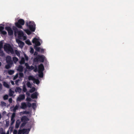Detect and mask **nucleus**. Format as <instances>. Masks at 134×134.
Returning a JSON list of instances; mask_svg holds the SVG:
<instances>
[{
	"instance_id": "f257e3e1",
	"label": "nucleus",
	"mask_w": 134,
	"mask_h": 134,
	"mask_svg": "<svg viewBox=\"0 0 134 134\" xmlns=\"http://www.w3.org/2000/svg\"><path fill=\"white\" fill-rule=\"evenodd\" d=\"M26 26L29 28L31 32H34L35 30V25L34 22H31L30 21L29 23L26 22Z\"/></svg>"
},
{
	"instance_id": "f03ea898",
	"label": "nucleus",
	"mask_w": 134,
	"mask_h": 134,
	"mask_svg": "<svg viewBox=\"0 0 134 134\" xmlns=\"http://www.w3.org/2000/svg\"><path fill=\"white\" fill-rule=\"evenodd\" d=\"M4 49L7 52H10L12 54L14 53L13 49L9 44H5L4 46Z\"/></svg>"
},
{
	"instance_id": "7ed1b4c3",
	"label": "nucleus",
	"mask_w": 134,
	"mask_h": 134,
	"mask_svg": "<svg viewBox=\"0 0 134 134\" xmlns=\"http://www.w3.org/2000/svg\"><path fill=\"white\" fill-rule=\"evenodd\" d=\"M45 58V56L43 55H38L37 57L34 59V61L35 62L39 61L43 63L44 61Z\"/></svg>"
},
{
	"instance_id": "20e7f679",
	"label": "nucleus",
	"mask_w": 134,
	"mask_h": 134,
	"mask_svg": "<svg viewBox=\"0 0 134 134\" xmlns=\"http://www.w3.org/2000/svg\"><path fill=\"white\" fill-rule=\"evenodd\" d=\"M25 23L24 20L22 19H20L18 20L17 22L15 23V25L18 28L22 29V26Z\"/></svg>"
},
{
	"instance_id": "39448f33",
	"label": "nucleus",
	"mask_w": 134,
	"mask_h": 134,
	"mask_svg": "<svg viewBox=\"0 0 134 134\" xmlns=\"http://www.w3.org/2000/svg\"><path fill=\"white\" fill-rule=\"evenodd\" d=\"M14 35H15L16 33H18V37H22L24 35V33L22 31H19L18 29L15 28L14 29Z\"/></svg>"
},
{
	"instance_id": "423d86ee",
	"label": "nucleus",
	"mask_w": 134,
	"mask_h": 134,
	"mask_svg": "<svg viewBox=\"0 0 134 134\" xmlns=\"http://www.w3.org/2000/svg\"><path fill=\"white\" fill-rule=\"evenodd\" d=\"M5 29L7 31L9 36H11L13 35V31L10 27L8 26H6L5 27Z\"/></svg>"
},
{
	"instance_id": "0eeeda50",
	"label": "nucleus",
	"mask_w": 134,
	"mask_h": 134,
	"mask_svg": "<svg viewBox=\"0 0 134 134\" xmlns=\"http://www.w3.org/2000/svg\"><path fill=\"white\" fill-rule=\"evenodd\" d=\"M32 42L33 43L35 44V46H39L41 45L40 42L38 41L37 38H34L33 39Z\"/></svg>"
},
{
	"instance_id": "6e6552de",
	"label": "nucleus",
	"mask_w": 134,
	"mask_h": 134,
	"mask_svg": "<svg viewBox=\"0 0 134 134\" xmlns=\"http://www.w3.org/2000/svg\"><path fill=\"white\" fill-rule=\"evenodd\" d=\"M25 98V96L24 94L20 95L17 98L16 100L17 101L20 102L21 100H24Z\"/></svg>"
},
{
	"instance_id": "1a4fd4ad",
	"label": "nucleus",
	"mask_w": 134,
	"mask_h": 134,
	"mask_svg": "<svg viewBox=\"0 0 134 134\" xmlns=\"http://www.w3.org/2000/svg\"><path fill=\"white\" fill-rule=\"evenodd\" d=\"M6 61L7 64H12L13 62L11 60V58L10 56H8L6 58Z\"/></svg>"
},
{
	"instance_id": "9d476101",
	"label": "nucleus",
	"mask_w": 134,
	"mask_h": 134,
	"mask_svg": "<svg viewBox=\"0 0 134 134\" xmlns=\"http://www.w3.org/2000/svg\"><path fill=\"white\" fill-rule=\"evenodd\" d=\"M44 69V67L42 64H41L38 65V71L43 72Z\"/></svg>"
},
{
	"instance_id": "9b49d317",
	"label": "nucleus",
	"mask_w": 134,
	"mask_h": 134,
	"mask_svg": "<svg viewBox=\"0 0 134 134\" xmlns=\"http://www.w3.org/2000/svg\"><path fill=\"white\" fill-rule=\"evenodd\" d=\"M2 47V44L0 43V56L1 57H4L5 55V54L4 53L3 51L1 50V48Z\"/></svg>"
},
{
	"instance_id": "f8f14e48",
	"label": "nucleus",
	"mask_w": 134,
	"mask_h": 134,
	"mask_svg": "<svg viewBox=\"0 0 134 134\" xmlns=\"http://www.w3.org/2000/svg\"><path fill=\"white\" fill-rule=\"evenodd\" d=\"M21 120L22 122H26V121H29V119L26 116H24L22 117L21 118Z\"/></svg>"
},
{
	"instance_id": "ddd939ff",
	"label": "nucleus",
	"mask_w": 134,
	"mask_h": 134,
	"mask_svg": "<svg viewBox=\"0 0 134 134\" xmlns=\"http://www.w3.org/2000/svg\"><path fill=\"white\" fill-rule=\"evenodd\" d=\"M38 94L36 92L32 93L31 96V97L32 99L36 98L37 97Z\"/></svg>"
},
{
	"instance_id": "4468645a",
	"label": "nucleus",
	"mask_w": 134,
	"mask_h": 134,
	"mask_svg": "<svg viewBox=\"0 0 134 134\" xmlns=\"http://www.w3.org/2000/svg\"><path fill=\"white\" fill-rule=\"evenodd\" d=\"M27 107V104L25 102H22L21 103V108L22 109H25Z\"/></svg>"
},
{
	"instance_id": "2eb2a0df",
	"label": "nucleus",
	"mask_w": 134,
	"mask_h": 134,
	"mask_svg": "<svg viewBox=\"0 0 134 134\" xmlns=\"http://www.w3.org/2000/svg\"><path fill=\"white\" fill-rule=\"evenodd\" d=\"M27 130V129H23L22 130H18V134H21L22 133H24L26 132V131Z\"/></svg>"
},
{
	"instance_id": "dca6fc26",
	"label": "nucleus",
	"mask_w": 134,
	"mask_h": 134,
	"mask_svg": "<svg viewBox=\"0 0 134 134\" xmlns=\"http://www.w3.org/2000/svg\"><path fill=\"white\" fill-rule=\"evenodd\" d=\"M18 43L20 47H22L24 45V43L20 40H19Z\"/></svg>"
},
{
	"instance_id": "f3484780",
	"label": "nucleus",
	"mask_w": 134,
	"mask_h": 134,
	"mask_svg": "<svg viewBox=\"0 0 134 134\" xmlns=\"http://www.w3.org/2000/svg\"><path fill=\"white\" fill-rule=\"evenodd\" d=\"M23 67L21 65H19L17 69V70L19 72H22L23 71Z\"/></svg>"
},
{
	"instance_id": "a211bd4d",
	"label": "nucleus",
	"mask_w": 134,
	"mask_h": 134,
	"mask_svg": "<svg viewBox=\"0 0 134 134\" xmlns=\"http://www.w3.org/2000/svg\"><path fill=\"white\" fill-rule=\"evenodd\" d=\"M3 85L5 87L7 88H9V85L6 82L4 81L3 82Z\"/></svg>"
},
{
	"instance_id": "6ab92c4d",
	"label": "nucleus",
	"mask_w": 134,
	"mask_h": 134,
	"mask_svg": "<svg viewBox=\"0 0 134 134\" xmlns=\"http://www.w3.org/2000/svg\"><path fill=\"white\" fill-rule=\"evenodd\" d=\"M21 89L19 87H16L15 89V91L16 92H18L19 93L21 92Z\"/></svg>"
},
{
	"instance_id": "aec40b11",
	"label": "nucleus",
	"mask_w": 134,
	"mask_h": 134,
	"mask_svg": "<svg viewBox=\"0 0 134 134\" xmlns=\"http://www.w3.org/2000/svg\"><path fill=\"white\" fill-rule=\"evenodd\" d=\"M25 63V60L24 58H22L20 62V64L22 65L24 64Z\"/></svg>"
},
{
	"instance_id": "412c9836",
	"label": "nucleus",
	"mask_w": 134,
	"mask_h": 134,
	"mask_svg": "<svg viewBox=\"0 0 134 134\" xmlns=\"http://www.w3.org/2000/svg\"><path fill=\"white\" fill-rule=\"evenodd\" d=\"M39 73L38 76L40 78H42L43 77V72L38 71Z\"/></svg>"
},
{
	"instance_id": "4be33fe9",
	"label": "nucleus",
	"mask_w": 134,
	"mask_h": 134,
	"mask_svg": "<svg viewBox=\"0 0 134 134\" xmlns=\"http://www.w3.org/2000/svg\"><path fill=\"white\" fill-rule=\"evenodd\" d=\"M26 33L28 35H30L31 34V31L28 29H26L25 30Z\"/></svg>"
},
{
	"instance_id": "5701e85b",
	"label": "nucleus",
	"mask_w": 134,
	"mask_h": 134,
	"mask_svg": "<svg viewBox=\"0 0 134 134\" xmlns=\"http://www.w3.org/2000/svg\"><path fill=\"white\" fill-rule=\"evenodd\" d=\"M34 48L35 49L36 51L37 52H40V50L41 49V48L39 47H37L36 46H34Z\"/></svg>"
},
{
	"instance_id": "b1692460",
	"label": "nucleus",
	"mask_w": 134,
	"mask_h": 134,
	"mask_svg": "<svg viewBox=\"0 0 134 134\" xmlns=\"http://www.w3.org/2000/svg\"><path fill=\"white\" fill-rule=\"evenodd\" d=\"M14 71L12 70H9L8 71V74L10 75H12L14 73Z\"/></svg>"
},
{
	"instance_id": "393cba45",
	"label": "nucleus",
	"mask_w": 134,
	"mask_h": 134,
	"mask_svg": "<svg viewBox=\"0 0 134 134\" xmlns=\"http://www.w3.org/2000/svg\"><path fill=\"white\" fill-rule=\"evenodd\" d=\"M12 64H8L7 65H5V68L6 69H8L10 68L11 65Z\"/></svg>"
},
{
	"instance_id": "a878e982",
	"label": "nucleus",
	"mask_w": 134,
	"mask_h": 134,
	"mask_svg": "<svg viewBox=\"0 0 134 134\" xmlns=\"http://www.w3.org/2000/svg\"><path fill=\"white\" fill-rule=\"evenodd\" d=\"M13 59L14 63H16L18 60V59L15 57H14Z\"/></svg>"
},
{
	"instance_id": "bb28decb",
	"label": "nucleus",
	"mask_w": 134,
	"mask_h": 134,
	"mask_svg": "<svg viewBox=\"0 0 134 134\" xmlns=\"http://www.w3.org/2000/svg\"><path fill=\"white\" fill-rule=\"evenodd\" d=\"M34 83H35L37 84H38L40 83L39 80L38 79H34Z\"/></svg>"
},
{
	"instance_id": "cd10ccee",
	"label": "nucleus",
	"mask_w": 134,
	"mask_h": 134,
	"mask_svg": "<svg viewBox=\"0 0 134 134\" xmlns=\"http://www.w3.org/2000/svg\"><path fill=\"white\" fill-rule=\"evenodd\" d=\"M28 79L29 80H34L35 79V78L33 76H30L28 77Z\"/></svg>"
},
{
	"instance_id": "c85d7f7f",
	"label": "nucleus",
	"mask_w": 134,
	"mask_h": 134,
	"mask_svg": "<svg viewBox=\"0 0 134 134\" xmlns=\"http://www.w3.org/2000/svg\"><path fill=\"white\" fill-rule=\"evenodd\" d=\"M4 29V25L2 24L0 25V32L3 30Z\"/></svg>"
},
{
	"instance_id": "c756f323",
	"label": "nucleus",
	"mask_w": 134,
	"mask_h": 134,
	"mask_svg": "<svg viewBox=\"0 0 134 134\" xmlns=\"http://www.w3.org/2000/svg\"><path fill=\"white\" fill-rule=\"evenodd\" d=\"M28 87L31 88V85L29 82H28L26 83Z\"/></svg>"
},
{
	"instance_id": "7c9ffc66",
	"label": "nucleus",
	"mask_w": 134,
	"mask_h": 134,
	"mask_svg": "<svg viewBox=\"0 0 134 134\" xmlns=\"http://www.w3.org/2000/svg\"><path fill=\"white\" fill-rule=\"evenodd\" d=\"M8 96L7 94L4 95L3 97V98L4 100H6L8 99Z\"/></svg>"
},
{
	"instance_id": "2f4dec72",
	"label": "nucleus",
	"mask_w": 134,
	"mask_h": 134,
	"mask_svg": "<svg viewBox=\"0 0 134 134\" xmlns=\"http://www.w3.org/2000/svg\"><path fill=\"white\" fill-rule=\"evenodd\" d=\"M15 52L16 54L18 57L20 56V54L19 52L17 50H15Z\"/></svg>"
},
{
	"instance_id": "473e14b6",
	"label": "nucleus",
	"mask_w": 134,
	"mask_h": 134,
	"mask_svg": "<svg viewBox=\"0 0 134 134\" xmlns=\"http://www.w3.org/2000/svg\"><path fill=\"white\" fill-rule=\"evenodd\" d=\"M35 90V87H34L32 88L29 91L30 93H32L34 92Z\"/></svg>"
},
{
	"instance_id": "72a5a7b5",
	"label": "nucleus",
	"mask_w": 134,
	"mask_h": 134,
	"mask_svg": "<svg viewBox=\"0 0 134 134\" xmlns=\"http://www.w3.org/2000/svg\"><path fill=\"white\" fill-rule=\"evenodd\" d=\"M26 122H23V123L20 125V128H21L23 127L26 124Z\"/></svg>"
},
{
	"instance_id": "f704fd0d",
	"label": "nucleus",
	"mask_w": 134,
	"mask_h": 134,
	"mask_svg": "<svg viewBox=\"0 0 134 134\" xmlns=\"http://www.w3.org/2000/svg\"><path fill=\"white\" fill-rule=\"evenodd\" d=\"M11 125H12L14 123L15 121V120L14 119V118H11Z\"/></svg>"
},
{
	"instance_id": "c9c22d12",
	"label": "nucleus",
	"mask_w": 134,
	"mask_h": 134,
	"mask_svg": "<svg viewBox=\"0 0 134 134\" xmlns=\"http://www.w3.org/2000/svg\"><path fill=\"white\" fill-rule=\"evenodd\" d=\"M1 105L2 106H5L6 103L2 101L1 102Z\"/></svg>"
},
{
	"instance_id": "e433bc0d",
	"label": "nucleus",
	"mask_w": 134,
	"mask_h": 134,
	"mask_svg": "<svg viewBox=\"0 0 134 134\" xmlns=\"http://www.w3.org/2000/svg\"><path fill=\"white\" fill-rule=\"evenodd\" d=\"M25 65L26 66V68L27 69H29L30 66L29 65V64L27 63H25Z\"/></svg>"
},
{
	"instance_id": "4c0bfd02",
	"label": "nucleus",
	"mask_w": 134,
	"mask_h": 134,
	"mask_svg": "<svg viewBox=\"0 0 134 134\" xmlns=\"http://www.w3.org/2000/svg\"><path fill=\"white\" fill-rule=\"evenodd\" d=\"M1 32V34L3 35H6L7 34V32L5 31L2 30Z\"/></svg>"
},
{
	"instance_id": "58836bf2",
	"label": "nucleus",
	"mask_w": 134,
	"mask_h": 134,
	"mask_svg": "<svg viewBox=\"0 0 134 134\" xmlns=\"http://www.w3.org/2000/svg\"><path fill=\"white\" fill-rule=\"evenodd\" d=\"M19 108L18 106L16 105L15 106L13 109V110L14 111H15L16 110L18 109Z\"/></svg>"
},
{
	"instance_id": "ea45409f",
	"label": "nucleus",
	"mask_w": 134,
	"mask_h": 134,
	"mask_svg": "<svg viewBox=\"0 0 134 134\" xmlns=\"http://www.w3.org/2000/svg\"><path fill=\"white\" fill-rule=\"evenodd\" d=\"M14 92L13 91L11 90L9 92V94L10 96H12L13 95V93H14Z\"/></svg>"
},
{
	"instance_id": "a19ab883",
	"label": "nucleus",
	"mask_w": 134,
	"mask_h": 134,
	"mask_svg": "<svg viewBox=\"0 0 134 134\" xmlns=\"http://www.w3.org/2000/svg\"><path fill=\"white\" fill-rule=\"evenodd\" d=\"M26 43L29 45H31V43L29 40H27L26 41Z\"/></svg>"
},
{
	"instance_id": "79ce46f5",
	"label": "nucleus",
	"mask_w": 134,
	"mask_h": 134,
	"mask_svg": "<svg viewBox=\"0 0 134 134\" xmlns=\"http://www.w3.org/2000/svg\"><path fill=\"white\" fill-rule=\"evenodd\" d=\"M31 104L29 102H28L27 104V107H31Z\"/></svg>"
},
{
	"instance_id": "37998d69",
	"label": "nucleus",
	"mask_w": 134,
	"mask_h": 134,
	"mask_svg": "<svg viewBox=\"0 0 134 134\" xmlns=\"http://www.w3.org/2000/svg\"><path fill=\"white\" fill-rule=\"evenodd\" d=\"M30 52V53L32 54H33L34 53V50L33 48L31 47V48Z\"/></svg>"
},
{
	"instance_id": "c03bdc74",
	"label": "nucleus",
	"mask_w": 134,
	"mask_h": 134,
	"mask_svg": "<svg viewBox=\"0 0 134 134\" xmlns=\"http://www.w3.org/2000/svg\"><path fill=\"white\" fill-rule=\"evenodd\" d=\"M19 75L20 77H23L24 76L23 73L22 72H20L19 73Z\"/></svg>"
},
{
	"instance_id": "a18cd8bd",
	"label": "nucleus",
	"mask_w": 134,
	"mask_h": 134,
	"mask_svg": "<svg viewBox=\"0 0 134 134\" xmlns=\"http://www.w3.org/2000/svg\"><path fill=\"white\" fill-rule=\"evenodd\" d=\"M23 90L24 92H26L27 91V90L25 86L23 87Z\"/></svg>"
},
{
	"instance_id": "49530a36",
	"label": "nucleus",
	"mask_w": 134,
	"mask_h": 134,
	"mask_svg": "<svg viewBox=\"0 0 134 134\" xmlns=\"http://www.w3.org/2000/svg\"><path fill=\"white\" fill-rule=\"evenodd\" d=\"M26 100L27 101L30 102L31 100V99L30 97H27L26 99Z\"/></svg>"
},
{
	"instance_id": "de8ad7c7",
	"label": "nucleus",
	"mask_w": 134,
	"mask_h": 134,
	"mask_svg": "<svg viewBox=\"0 0 134 134\" xmlns=\"http://www.w3.org/2000/svg\"><path fill=\"white\" fill-rule=\"evenodd\" d=\"M19 124L16 122L15 125V127L16 128H18L19 127Z\"/></svg>"
},
{
	"instance_id": "09e8293b",
	"label": "nucleus",
	"mask_w": 134,
	"mask_h": 134,
	"mask_svg": "<svg viewBox=\"0 0 134 134\" xmlns=\"http://www.w3.org/2000/svg\"><path fill=\"white\" fill-rule=\"evenodd\" d=\"M34 68H35L33 66H30V67L29 68V70H32L34 69Z\"/></svg>"
},
{
	"instance_id": "8fccbe9b",
	"label": "nucleus",
	"mask_w": 134,
	"mask_h": 134,
	"mask_svg": "<svg viewBox=\"0 0 134 134\" xmlns=\"http://www.w3.org/2000/svg\"><path fill=\"white\" fill-rule=\"evenodd\" d=\"M8 100L10 103H12V98H9Z\"/></svg>"
},
{
	"instance_id": "3c124183",
	"label": "nucleus",
	"mask_w": 134,
	"mask_h": 134,
	"mask_svg": "<svg viewBox=\"0 0 134 134\" xmlns=\"http://www.w3.org/2000/svg\"><path fill=\"white\" fill-rule=\"evenodd\" d=\"M34 71L35 72H36L38 71V70L37 69V67L36 66H35V68L34 69Z\"/></svg>"
},
{
	"instance_id": "603ef678",
	"label": "nucleus",
	"mask_w": 134,
	"mask_h": 134,
	"mask_svg": "<svg viewBox=\"0 0 134 134\" xmlns=\"http://www.w3.org/2000/svg\"><path fill=\"white\" fill-rule=\"evenodd\" d=\"M15 116V113H13L12 115L11 118H14Z\"/></svg>"
},
{
	"instance_id": "864d4df0",
	"label": "nucleus",
	"mask_w": 134,
	"mask_h": 134,
	"mask_svg": "<svg viewBox=\"0 0 134 134\" xmlns=\"http://www.w3.org/2000/svg\"><path fill=\"white\" fill-rule=\"evenodd\" d=\"M34 106H36V104L35 103H32V107L34 108Z\"/></svg>"
},
{
	"instance_id": "5fc2aeb1",
	"label": "nucleus",
	"mask_w": 134,
	"mask_h": 134,
	"mask_svg": "<svg viewBox=\"0 0 134 134\" xmlns=\"http://www.w3.org/2000/svg\"><path fill=\"white\" fill-rule=\"evenodd\" d=\"M17 131L16 130H14L13 131V134H17Z\"/></svg>"
},
{
	"instance_id": "6e6d98bb",
	"label": "nucleus",
	"mask_w": 134,
	"mask_h": 134,
	"mask_svg": "<svg viewBox=\"0 0 134 134\" xmlns=\"http://www.w3.org/2000/svg\"><path fill=\"white\" fill-rule=\"evenodd\" d=\"M29 112L28 111H25L24 112V113L25 114H29Z\"/></svg>"
},
{
	"instance_id": "4d7b16f0",
	"label": "nucleus",
	"mask_w": 134,
	"mask_h": 134,
	"mask_svg": "<svg viewBox=\"0 0 134 134\" xmlns=\"http://www.w3.org/2000/svg\"><path fill=\"white\" fill-rule=\"evenodd\" d=\"M18 77V74H17L14 77V79H16Z\"/></svg>"
},
{
	"instance_id": "13d9d810",
	"label": "nucleus",
	"mask_w": 134,
	"mask_h": 134,
	"mask_svg": "<svg viewBox=\"0 0 134 134\" xmlns=\"http://www.w3.org/2000/svg\"><path fill=\"white\" fill-rule=\"evenodd\" d=\"M25 59L26 60H28L29 59L28 57L27 56H25Z\"/></svg>"
},
{
	"instance_id": "bf43d9fd",
	"label": "nucleus",
	"mask_w": 134,
	"mask_h": 134,
	"mask_svg": "<svg viewBox=\"0 0 134 134\" xmlns=\"http://www.w3.org/2000/svg\"><path fill=\"white\" fill-rule=\"evenodd\" d=\"M11 83L12 85H14V82L13 81H11Z\"/></svg>"
},
{
	"instance_id": "052dcab7",
	"label": "nucleus",
	"mask_w": 134,
	"mask_h": 134,
	"mask_svg": "<svg viewBox=\"0 0 134 134\" xmlns=\"http://www.w3.org/2000/svg\"><path fill=\"white\" fill-rule=\"evenodd\" d=\"M44 52V49H41V53H42L43 52Z\"/></svg>"
},
{
	"instance_id": "680f3d73",
	"label": "nucleus",
	"mask_w": 134,
	"mask_h": 134,
	"mask_svg": "<svg viewBox=\"0 0 134 134\" xmlns=\"http://www.w3.org/2000/svg\"><path fill=\"white\" fill-rule=\"evenodd\" d=\"M26 94L28 96H29L30 95V93H29L27 92L26 93Z\"/></svg>"
},
{
	"instance_id": "e2e57ef3",
	"label": "nucleus",
	"mask_w": 134,
	"mask_h": 134,
	"mask_svg": "<svg viewBox=\"0 0 134 134\" xmlns=\"http://www.w3.org/2000/svg\"><path fill=\"white\" fill-rule=\"evenodd\" d=\"M19 81V80H16V81H15V83L16 84H17V83H18V81Z\"/></svg>"
},
{
	"instance_id": "0e129e2a",
	"label": "nucleus",
	"mask_w": 134,
	"mask_h": 134,
	"mask_svg": "<svg viewBox=\"0 0 134 134\" xmlns=\"http://www.w3.org/2000/svg\"><path fill=\"white\" fill-rule=\"evenodd\" d=\"M2 87V84L1 83H0V88H1Z\"/></svg>"
},
{
	"instance_id": "69168bd1",
	"label": "nucleus",
	"mask_w": 134,
	"mask_h": 134,
	"mask_svg": "<svg viewBox=\"0 0 134 134\" xmlns=\"http://www.w3.org/2000/svg\"><path fill=\"white\" fill-rule=\"evenodd\" d=\"M1 134H6L4 132H1Z\"/></svg>"
},
{
	"instance_id": "338daca9",
	"label": "nucleus",
	"mask_w": 134,
	"mask_h": 134,
	"mask_svg": "<svg viewBox=\"0 0 134 134\" xmlns=\"http://www.w3.org/2000/svg\"><path fill=\"white\" fill-rule=\"evenodd\" d=\"M1 117H2L1 115V114H0V119H1Z\"/></svg>"
},
{
	"instance_id": "774afa93",
	"label": "nucleus",
	"mask_w": 134,
	"mask_h": 134,
	"mask_svg": "<svg viewBox=\"0 0 134 134\" xmlns=\"http://www.w3.org/2000/svg\"><path fill=\"white\" fill-rule=\"evenodd\" d=\"M35 54H36V55L37 54V52H35Z\"/></svg>"
}]
</instances>
